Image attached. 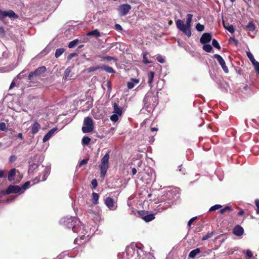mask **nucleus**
<instances>
[{"label":"nucleus","instance_id":"nucleus-59","mask_svg":"<svg viewBox=\"0 0 259 259\" xmlns=\"http://www.w3.org/2000/svg\"><path fill=\"white\" fill-rule=\"evenodd\" d=\"M4 177V172L2 170H0V178H3Z\"/></svg>","mask_w":259,"mask_h":259},{"label":"nucleus","instance_id":"nucleus-46","mask_svg":"<svg viewBox=\"0 0 259 259\" xmlns=\"http://www.w3.org/2000/svg\"><path fill=\"white\" fill-rule=\"evenodd\" d=\"M7 128L6 125L4 122H0V131H7Z\"/></svg>","mask_w":259,"mask_h":259},{"label":"nucleus","instance_id":"nucleus-49","mask_svg":"<svg viewBox=\"0 0 259 259\" xmlns=\"http://www.w3.org/2000/svg\"><path fill=\"white\" fill-rule=\"evenodd\" d=\"M197 217H193L192 218H191L188 222V226L189 227H190L192 224L193 223V222L196 219Z\"/></svg>","mask_w":259,"mask_h":259},{"label":"nucleus","instance_id":"nucleus-27","mask_svg":"<svg viewBox=\"0 0 259 259\" xmlns=\"http://www.w3.org/2000/svg\"><path fill=\"white\" fill-rule=\"evenodd\" d=\"M154 219V215L153 214H149L144 217H143V219L146 222H149L151 221Z\"/></svg>","mask_w":259,"mask_h":259},{"label":"nucleus","instance_id":"nucleus-33","mask_svg":"<svg viewBox=\"0 0 259 259\" xmlns=\"http://www.w3.org/2000/svg\"><path fill=\"white\" fill-rule=\"evenodd\" d=\"M30 185V182L29 181H27L25 182L22 187H20L21 188H22V192L20 193H23L25 190H26L27 189H28Z\"/></svg>","mask_w":259,"mask_h":259},{"label":"nucleus","instance_id":"nucleus-21","mask_svg":"<svg viewBox=\"0 0 259 259\" xmlns=\"http://www.w3.org/2000/svg\"><path fill=\"white\" fill-rule=\"evenodd\" d=\"M155 73L153 71H150L148 74V83L150 88L152 87V82Z\"/></svg>","mask_w":259,"mask_h":259},{"label":"nucleus","instance_id":"nucleus-55","mask_svg":"<svg viewBox=\"0 0 259 259\" xmlns=\"http://www.w3.org/2000/svg\"><path fill=\"white\" fill-rule=\"evenodd\" d=\"M76 56V54L75 53H72V54H69L68 56V59H71L72 57H74Z\"/></svg>","mask_w":259,"mask_h":259},{"label":"nucleus","instance_id":"nucleus-38","mask_svg":"<svg viewBox=\"0 0 259 259\" xmlns=\"http://www.w3.org/2000/svg\"><path fill=\"white\" fill-rule=\"evenodd\" d=\"M214 234V232H211L210 233H208L207 234H206L205 235H204L202 238V240H207L209 238H211V237H212V236Z\"/></svg>","mask_w":259,"mask_h":259},{"label":"nucleus","instance_id":"nucleus-62","mask_svg":"<svg viewBox=\"0 0 259 259\" xmlns=\"http://www.w3.org/2000/svg\"><path fill=\"white\" fill-rule=\"evenodd\" d=\"M226 211V209H225V208L224 207V208L220 210V213L221 214H223L224 213L225 211Z\"/></svg>","mask_w":259,"mask_h":259},{"label":"nucleus","instance_id":"nucleus-19","mask_svg":"<svg viewBox=\"0 0 259 259\" xmlns=\"http://www.w3.org/2000/svg\"><path fill=\"white\" fill-rule=\"evenodd\" d=\"M40 128V124L37 122H35L32 125H31V133L32 134L34 135L38 133L39 129Z\"/></svg>","mask_w":259,"mask_h":259},{"label":"nucleus","instance_id":"nucleus-25","mask_svg":"<svg viewBox=\"0 0 259 259\" xmlns=\"http://www.w3.org/2000/svg\"><path fill=\"white\" fill-rule=\"evenodd\" d=\"M101 67H102V69L104 70L106 72H107L108 73H115V70L111 67H109L108 66L103 65Z\"/></svg>","mask_w":259,"mask_h":259},{"label":"nucleus","instance_id":"nucleus-9","mask_svg":"<svg viewBox=\"0 0 259 259\" xmlns=\"http://www.w3.org/2000/svg\"><path fill=\"white\" fill-rule=\"evenodd\" d=\"M131 8L132 7L131 5L127 4H125L120 5L118 8L117 10L120 16H124L129 12Z\"/></svg>","mask_w":259,"mask_h":259},{"label":"nucleus","instance_id":"nucleus-41","mask_svg":"<svg viewBox=\"0 0 259 259\" xmlns=\"http://www.w3.org/2000/svg\"><path fill=\"white\" fill-rule=\"evenodd\" d=\"M196 29L198 31H202L204 29V26L200 23H198L196 25Z\"/></svg>","mask_w":259,"mask_h":259},{"label":"nucleus","instance_id":"nucleus-42","mask_svg":"<svg viewBox=\"0 0 259 259\" xmlns=\"http://www.w3.org/2000/svg\"><path fill=\"white\" fill-rule=\"evenodd\" d=\"M212 45L214 48H215L218 49H220V48H221V47H220L218 41L215 39H213L212 40Z\"/></svg>","mask_w":259,"mask_h":259},{"label":"nucleus","instance_id":"nucleus-61","mask_svg":"<svg viewBox=\"0 0 259 259\" xmlns=\"http://www.w3.org/2000/svg\"><path fill=\"white\" fill-rule=\"evenodd\" d=\"M226 211V209H225V208L224 207V208L220 210V213L221 214H223L224 213L225 211Z\"/></svg>","mask_w":259,"mask_h":259},{"label":"nucleus","instance_id":"nucleus-6","mask_svg":"<svg viewBox=\"0 0 259 259\" xmlns=\"http://www.w3.org/2000/svg\"><path fill=\"white\" fill-rule=\"evenodd\" d=\"M46 71L45 66H41L37 68L34 71L31 72L28 75V79L30 80H33L34 77H40Z\"/></svg>","mask_w":259,"mask_h":259},{"label":"nucleus","instance_id":"nucleus-52","mask_svg":"<svg viewBox=\"0 0 259 259\" xmlns=\"http://www.w3.org/2000/svg\"><path fill=\"white\" fill-rule=\"evenodd\" d=\"M92 185L94 187V188H95L97 186V180L96 179H93L92 181Z\"/></svg>","mask_w":259,"mask_h":259},{"label":"nucleus","instance_id":"nucleus-36","mask_svg":"<svg viewBox=\"0 0 259 259\" xmlns=\"http://www.w3.org/2000/svg\"><path fill=\"white\" fill-rule=\"evenodd\" d=\"M78 40L77 39H75L70 41L68 45V48H74L78 44Z\"/></svg>","mask_w":259,"mask_h":259},{"label":"nucleus","instance_id":"nucleus-3","mask_svg":"<svg viewBox=\"0 0 259 259\" xmlns=\"http://www.w3.org/2000/svg\"><path fill=\"white\" fill-rule=\"evenodd\" d=\"M175 200L176 198L173 196L172 192L171 191L167 192L162 196L160 204L158 205V211H162L170 207Z\"/></svg>","mask_w":259,"mask_h":259},{"label":"nucleus","instance_id":"nucleus-53","mask_svg":"<svg viewBox=\"0 0 259 259\" xmlns=\"http://www.w3.org/2000/svg\"><path fill=\"white\" fill-rule=\"evenodd\" d=\"M230 41L233 42L236 46H237L238 43V40L236 39L235 38H231Z\"/></svg>","mask_w":259,"mask_h":259},{"label":"nucleus","instance_id":"nucleus-30","mask_svg":"<svg viewBox=\"0 0 259 259\" xmlns=\"http://www.w3.org/2000/svg\"><path fill=\"white\" fill-rule=\"evenodd\" d=\"M38 166V164L35 163H30L29 168L28 170L29 172H33V171L36 169Z\"/></svg>","mask_w":259,"mask_h":259},{"label":"nucleus","instance_id":"nucleus-31","mask_svg":"<svg viewBox=\"0 0 259 259\" xmlns=\"http://www.w3.org/2000/svg\"><path fill=\"white\" fill-rule=\"evenodd\" d=\"M202 48H203V50H204L205 52H208V53L211 52L212 50V47H211V45H208V44H204Z\"/></svg>","mask_w":259,"mask_h":259},{"label":"nucleus","instance_id":"nucleus-2","mask_svg":"<svg viewBox=\"0 0 259 259\" xmlns=\"http://www.w3.org/2000/svg\"><path fill=\"white\" fill-rule=\"evenodd\" d=\"M193 15L188 14L186 16V22L185 24L184 21L181 19H178L176 22L177 27L179 30L183 32L188 37L191 36V23L192 20Z\"/></svg>","mask_w":259,"mask_h":259},{"label":"nucleus","instance_id":"nucleus-5","mask_svg":"<svg viewBox=\"0 0 259 259\" xmlns=\"http://www.w3.org/2000/svg\"><path fill=\"white\" fill-rule=\"evenodd\" d=\"M94 128V124L92 118L90 117H86L83 120V126L82 131L83 133L92 132Z\"/></svg>","mask_w":259,"mask_h":259},{"label":"nucleus","instance_id":"nucleus-39","mask_svg":"<svg viewBox=\"0 0 259 259\" xmlns=\"http://www.w3.org/2000/svg\"><path fill=\"white\" fill-rule=\"evenodd\" d=\"M102 66H92L90 67L88 69V71L90 72L95 71L100 69H102Z\"/></svg>","mask_w":259,"mask_h":259},{"label":"nucleus","instance_id":"nucleus-12","mask_svg":"<svg viewBox=\"0 0 259 259\" xmlns=\"http://www.w3.org/2000/svg\"><path fill=\"white\" fill-rule=\"evenodd\" d=\"M212 38V35L209 33H203L200 39V41L202 44H205L209 42Z\"/></svg>","mask_w":259,"mask_h":259},{"label":"nucleus","instance_id":"nucleus-45","mask_svg":"<svg viewBox=\"0 0 259 259\" xmlns=\"http://www.w3.org/2000/svg\"><path fill=\"white\" fill-rule=\"evenodd\" d=\"M102 58L103 60H106L108 61H110L111 60H114V61L117 60V59L113 57H110V56H104V57H102Z\"/></svg>","mask_w":259,"mask_h":259},{"label":"nucleus","instance_id":"nucleus-47","mask_svg":"<svg viewBox=\"0 0 259 259\" xmlns=\"http://www.w3.org/2000/svg\"><path fill=\"white\" fill-rule=\"evenodd\" d=\"M70 72H71L70 68H67V69H66V70H65V72H64V76L66 78L69 76Z\"/></svg>","mask_w":259,"mask_h":259},{"label":"nucleus","instance_id":"nucleus-16","mask_svg":"<svg viewBox=\"0 0 259 259\" xmlns=\"http://www.w3.org/2000/svg\"><path fill=\"white\" fill-rule=\"evenodd\" d=\"M140 80L139 79L131 78L130 81L127 83V87L128 89H132L135 85L139 83Z\"/></svg>","mask_w":259,"mask_h":259},{"label":"nucleus","instance_id":"nucleus-37","mask_svg":"<svg viewBox=\"0 0 259 259\" xmlns=\"http://www.w3.org/2000/svg\"><path fill=\"white\" fill-rule=\"evenodd\" d=\"M120 116V115L113 113V114L110 116V118L112 121L115 122L118 120L119 117Z\"/></svg>","mask_w":259,"mask_h":259},{"label":"nucleus","instance_id":"nucleus-18","mask_svg":"<svg viewBox=\"0 0 259 259\" xmlns=\"http://www.w3.org/2000/svg\"><path fill=\"white\" fill-rule=\"evenodd\" d=\"M113 113L116 114L121 116L122 114V108L119 107L116 103L113 104Z\"/></svg>","mask_w":259,"mask_h":259},{"label":"nucleus","instance_id":"nucleus-64","mask_svg":"<svg viewBox=\"0 0 259 259\" xmlns=\"http://www.w3.org/2000/svg\"><path fill=\"white\" fill-rule=\"evenodd\" d=\"M225 209H226V211L227 210H229V211L231 210V207L228 206L225 207Z\"/></svg>","mask_w":259,"mask_h":259},{"label":"nucleus","instance_id":"nucleus-14","mask_svg":"<svg viewBox=\"0 0 259 259\" xmlns=\"http://www.w3.org/2000/svg\"><path fill=\"white\" fill-rule=\"evenodd\" d=\"M99 167L100 169L101 177L102 178H104L109 168V164L101 163L99 165Z\"/></svg>","mask_w":259,"mask_h":259},{"label":"nucleus","instance_id":"nucleus-8","mask_svg":"<svg viewBox=\"0 0 259 259\" xmlns=\"http://www.w3.org/2000/svg\"><path fill=\"white\" fill-rule=\"evenodd\" d=\"M7 17L11 19H16L18 16L11 10L9 11H2L0 10V19H3Z\"/></svg>","mask_w":259,"mask_h":259},{"label":"nucleus","instance_id":"nucleus-17","mask_svg":"<svg viewBox=\"0 0 259 259\" xmlns=\"http://www.w3.org/2000/svg\"><path fill=\"white\" fill-rule=\"evenodd\" d=\"M50 173V170L48 167H45L43 170L42 176L41 178L40 176L38 177V179L37 182L38 181H45L46 180L48 175Z\"/></svg>","mask_w":259,"mask_h":259},{"label":"nucleus","instance_id":"nucleus-40","mask_svg":"<svg viewBox=\"0 0 259 259\" xmlns=\"http://www.w3.org/2000/svg\"><path fill=\"white\" fill-rule=\"evenodd\" d=\"M222 207V206L221 205L216 204V205H214L211 206L209 208V211H214V210H216L217 209L221 208Z\"/></svg>","mask_w":259,"mask_h":259},{"label":"nucleus","instance_id":"nucleus-63","mask_svg":"<svg viewBox=\"0 0 259 259\" xmlns=\"http://www.w3.org/2000/svg\"><path fill=\"white\" fill-rule=\"evenodd\" d=\"M15 84L14 82H12L10 86V89L13 88L15 86Z\"/></svg>","mask_w":259,"mask_h":259},{"label":"nucleus","instance_id":"nucleus-51","mask_svg":"<svg viewBox=\"0 0 259 259\" xmlns=\"http://www.w3.org/2000/svg\"><path fill=\"white\" fill-rule=\"evenodd\" d=\"M17 159V157L16 156H15V155H12L10 156V158H9V161L10 162H13L14 161H15Z\"/></svg>","mask_w":259,"mask_h":259},{"label":"nucleus","instance_id":"nucleus-54","mask_svg":"<svg viewBox=\"0 0 259 259\" xmlns=\"http://www.w3.org/2000/svg\"><path fill=\"white\" fill-rule=\"evenodd\" d=\"M5 34V30L4 29L0 27V36H3Z\"/></svg>","mask_w":259,"mask_h":259},{"label":"nucleus","instance_id":"nucleus-10","mask_svg":"<svg viewBox=\"0 0 259 259\" xmlns=\"http://www.w3.org/2000/svg\"><path fill=\"white\" fill-rule=\"evenodd\" d=\"M214 57L217 60L224 71L225 73H228L229 72V70L227 66L226 65V63L224 59L220 55L218 54H215L214 55Z\"/></svg>","mask_w":259,"mask_h":259},{"label":"nucleus","instance_id":"nucleus-43","mask_svg":"<svg viewBox=\"0 0 259 259\" xmlns=\"http://www.w3.org/2000/svg\"><path fill=\"white\" fill-rule=\"evenodd\" d=\"M156 59L158 62L161 63H164L165 62L164 58L160 55H158L156 57Z\"/></svg>","mask_w":259,"mask_h":259},{"label":"nucleus","instance_id":"nucleus-44","mask_svg":"<svg viewBox=\"0 0 259 259\" xmlns=\"http://www.w3.org/2000/svg\"><path fill=\"white\" fill-rule=\"evenodd\" d=\"M88 160H89V159H88V158L84 159L81 160L80 161L79 163L78 164V165H77V166L80 167L82 165L87 164Z\"/></svg>","mask_w":259,"mask_h":259},{"label":"nucleus","instance_id":"nucleus-32","mask_svg":"<svg viewBox=\"0 0 259 259\" xmlns=\"http://www.w3.org/2000/svg\"><path fill=\"white\" fill-rule=\"evenodd\" d=\"M90 138L87 136H84L82 139L81 143L83 145H88L90 142Z\"/></svg>","mask_w":259,"mask_h":259},{"label":"nucleus","instance_id":"nucleus-26","mask_svg":"<svg viewBox=\"0 0 259 259\" xmlns=\"http://www.w3.org/2000/svg\"><path fill=\"white\" fill-rule=\"evenodd\" d=\"M87 35L88 36L94 35L96 37H99L100 36L101 34L97 29H95L93 31L88 32Z\"/></svg>","mask_w":259,"mask_h":259},{"label":"nucleus","instance_id":"nucleus-34","mask_svg":"<svg viewBox=\"0 0 259 259\" xmlns=\"http://www.w3.org/2000/svg\"><path fill=\"white\" fill-rule=\"evenodd\" d=\"M92 199L94 204H97L99 199V195L95 192L92 193Z\"/></svg>","mask_w":259,"mask_h":259},{"label":"nucleus","instance_id":"nucleus-11","mask_svg":"<svg viewBox=\"0 0 259 259\" xmlns=\"http://www.w3.org/2000/svg\"><path fill=\"white\" fill-rule=\"evenodd\" d=\"M22 188L19 186L10 185L6 191L7 194L18 193L22 192Z\"/></svg>","mask_w":259,"mask_h":259},{"label":"nucleus","instance_id":"nucleus-13","mask_svg":"<svg viewBox=\"0 0 259 259\" xmlns=\"http://www.w3.org/2000/svg\"><path fill=\"white\" fill-rule=\"evenodd\" d=\"M57 128L54 127L50 130L44 137L43 138V142L45 143L48 141L51 137L54 134V133L57 131Z\"/></svg>","mask_w":259,"mask_h":259},{"label":"nucleus","instance_id":"nucleus-23","mask_svg":"<svg viewBox=\"0 0 259 259\" xmlns=\"http://www.w3.org/2000/svg\"><path fill=\"white\" fill-rule=\"evenodd\" d=\"M109 153L110 151L105 154L103 157L101 159V163L109 164Z\"/></svg>","mask_w":259,"mask_h":259},{"label":"nucleus","instance_id":"nucleus-22","mask_svg":"<svg viewBox=\"0 0 259 259\" xmlns=\"http://www.w3.org/2000/svg\"><path fill=\"white\" fill-rule=\"evenodd\" d=\"M200 252V249L199 248H197L192 250L189 254V257L191 258H194Z\"/></svg>","mask_w":259,"mask_h":259},{"label":"nucleus","instance_id":"nucleus-60","mask_svg":"<svg viewBox=\"0 0 259 259\" xmlns=\"http://www.w3.org/2000/svg\"><path fill=\"white\" fill-rule=\"evenodd\" d=\"M244 213V211L243 210H241L238 213V215H242Z\"/></svg>","mask_w":259,"mask_h":259},{"label":"nucleus","instance_id":"nucleus-29","mask_svg":"<svg viewBox=\"0 0 259 259\" xmlns=\"http://www.w3.org/2000/svg\"><path fill=\"white\" fill-rule=\"evenodd\" d=\"M65 49L63 48L57 49L55 52V57L59 58L64 52Z\"/></svg>","mask_w":259,"mask_h":259},{"label":"nucleus","instance_id":"nucleus-58","mask_svg":"<svg viewBox=\"0 0 259 259\" xmlns=\"http://www.w3.org/2000/svg\"><path fill=\"white\" fill-rule=\"evenodd\" d=\"M17 137L18 138H20L21 140H23V136L22 135V134L21 133H19L17 135Z\"/></svg>","mask_w":259,"mask_h":259},{"label":"nucleus","instance_id":"nucleus-24","mask_svg":"<svg viewBox=\"0 0 259 259\" xmlns=\"http://www.w3.org/2000/svg\"><path fill=\"white\" fill-rule=\"evenodd\" d=\"M245 29L248 31H253L255 29V26L252 22H249L245 26Z\"/></svg>","mask_w":259,"mask_h":259},{"label":"nucleus","instance_id":"nucleus-48","mask_svg":"<svg viewBox=\"0 0 259 259\" xmlns=\"http://www.w3.org/2000/svg\"><path fill=\"white\" fill-rule=\"evenodd\" d=\"M246 255L247 257L250 258L252 257L253 254L250 250L247 249L246 250Z\"/></svg>","mask_w":259,"mask_h":259},{"label":"nucleus","instance_id":"nucleus-57","mask_svg":"<svg viewBox=\"0 0 259 259\" xmlns=\"http://www.w3.org/2000/svg\"><path fill=\"white\" fill-rule=\"evenodd\" d=\"M132 173L133 175H135L137 173V169L136 168H133L132 169Z\"/></svg>","mask_w":259,"mask_h":259},{"label":"nucleus","instance_id":"nucleus-1","mask_svg":"<svg viewBox=\"0 0 259 259\" xmlns=\"http://www.w3.org/2000/svg\"><path fill=\"white\" fill-rule=\"evenodd\" d=\"M77 220L75 218L73 217H64L61 219L60 223L68 229L71 228L73 232H79L82 235L80 236V239L83 240L84 239V234H85V230L83 225H76Z\"/></svg>","mask_w":259,"mask_h":259},{"label":"nucleus","instance_id":"nucleus-56","mask_svg":"<svg viewBox=\"0 0 259 259\" xmlns=\"http://www.w3.org/2000/svg\"><path fill=\"white\" fill-rule=\"evenodd\" d=\"M255 204L257 208H259V200L256 199L255 200Z\"/></svg>","mask_w":259,"mask_h":259},{"label":"nucleus","instance_id":"nucleus-15","mask_svg":"<svg viewBox=\"0 0 259 259\" xmlns=\"http://www.w3.org/2000/svg\"><path fill=\"white\" fill-rule=\"evenodd\" d=\"M233 233L236 236H240L243 235L244 233V229L241 226L237 225L233 229Z\"/></svg>","mask_w":259,"mask_h":259},{"label":"nucleus","instance_id":"nucleus-7","mask_svg":"<svg viewBox=\"0 0 259 259\" xmlns=\"http://www.w3.org/2000/svg\"><path fill=\"white\" fill-rule=\"evenodd\" d=\"M106 206L110 210H115L117 208L116 200L110 197H107L104 200Z\"/></svg>","mask_w":259,"mask_h":259},{"label":"nucleus","instance_id":"nucleus-35","mask_svg":"<svg viewBox=\"0 0 259 259\" xmlns=\"http://www.w3.org/2000/svg\"><path fill=\"white\" fill-rule=\"evenodd\" d=\"M148 54V53L147 52H145L143 53V62L145 64H149L150 63V62L148 60V59L146 57V56Z\"/></svg>","mask_w":259,"mask_h":259},{"label":"nucleus","instance_id":"nucleus-4","mask_svg":"<svg viewBox=\"0 0 259 259\" xmlns=\"http://www.w3.org/2000/svg\"><path fill=\"white\" fill-rule=\"evenodd\" d=\"M143 102L147 106L151 105L153 107H156L158 104L157 94H154L152 91H149L146 94Z\"/></svg>","mask_w":259,"mask_h":259},{"label":"nucleus","instance_id":"nucleus-28","mask_svg":"<svg viewBox=\"0 0 259 259\" xmlns=\"http://www.w3.org/2000/svg\"><path fill=\"white\" fill-rule=\"evenodd\" d=\"M223 25L225 28L226 30H227L229 32H230L231 33L234 32L235 29L234 26L232 25L228 24L227 25H226L224 22H223Z\"/></svg>","mask_w":259,"mask_h":259},{"label":"nucleus","instance_id":"nucleus-50","mask_svg":"<svg viewBox=\"0 0 259 259\" xmlns=\"http://www.w3.org/2000/svg\"><path fill=\"white\" fill-rule=\"evenodd\" d=\"M115 29L118 31H121L122 30L121 26L118 24H116L115 25Z\"/></svg>","mask_w":259,"mask_h":259},{"label":"nucleus","instance_id":"nucleus-20","mask_svg":"<svg viewBox=\"0 0 259 259\" xmlns=\"http://www.w3.org/2000/svg\"><path fill=\"white\" fill-rule=\"evenodd\" d=\"M17 170L15 168L11 169L9 172L8 179L9 181H12L14 179Z\"/></svg>","mask_w":259,"mask_h":259}]
</instances>
